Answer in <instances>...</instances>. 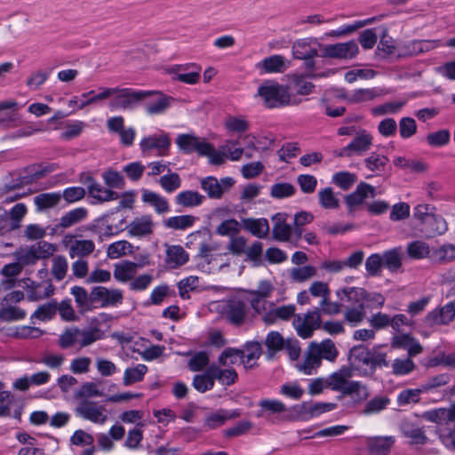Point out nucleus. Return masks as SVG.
Returning <instances> with one entry per match:
<instances>
[{"label": "nucleus", "instance_id": "nucleus-27", "mask_svg": "<svg viewBox=\"0 0 455 455\" xmlns=\"http://www.w3.org/2000/svg\"><path fill=\"white\" fill-rule=\"evenodd\" d=\"M54 286L50 279L44 280L38 283L35 291H29L27 298L29 301H38L47 299L54 293Z\"/></svg>", "mask_w": 455, "mask_h": 455}, {"label": "nucleus", "instance_id": "nucleus-51", "mask_svg": "<svg viewBox=\"0 0 455 455\" xmlns=\"http://www.w3.org/2000/svg\"><path fill=\"white\" fill-rule=\"evenodd\" d=\"M312 401H305L299 404H295L291 407L294 416H291V420H304L307 421L313 418L311 416Z\"/></svg>", "mask_w": 455, "mask_h": 455}, {"label": "nucleus", "instance_id": "nucleus-55", "mask_svg": "<svg viewBox=\"0 0 455 455\" xmlns=\"http://www.w3.org/2000/svg\"><path fill=\"white\" fill-rule=\"evenodd\" d=\"M159 184L166 193L171 194L180 187L181 180L178 173L171 172L162 176L159 180Z\"/></svg>", "mask_w": 455, "mask_h": 455}, {"label": "nucleus", "instance_id": "nucleus-28", "mask_svg": "<svg viewBox=\"0 0 455 455\" xmlns=\"http://www.w3.org/2000/svg\"><path fill=\"white\" fill-rule=\"evenodd\" d=\"M94 249L95 244L92 240H75L71 243L68 252L72 259L82 258L90 255Z\"/></svg>", "mask_w": 455, "mask_h": 455}, {"label": "nucleus", "instance_id": "nucleus-63", "mask_svg": "<svg viewBox=\"0 0 455 455\" xmlns=\"http://www.w3.org/2000/svg\"><path fill=\"white\" fill-rule=\"evenodd\" d=\"M393 374L396 376L407 375L414 371L415 363L411 358L395 359L392 364Z\"/></svg>", "mask_w": 455, "mask_h": 455}, {"label": "nucleus", "instance_id": "nucleus-30", "mask_svg": "<svg viewBox=\"0 0 455 455\" xmlns=\"http://www.w3.org/2000/svg\"><path fill=\"white\" fill-rule=\"evenodd\" d=\"M433 249L422 241L416 240L411 242L407 245V254L410 258L414 259H420L424 258H429L431 259Z\"/></svg>", "mask_w": 455, "mask_h": 455}, {"label": "nucleus", "instance_id": "nucleus-11", "mask_svg": "<svg viewBox=\"0 0 455 455\" xmlns=\"http://www.w3.org/2000/svg\"><path fill=\"white\" fill-rule=\"evenodd\" d=\"M14 395L7 390H4V384L0 381V417H13L20 419L21 416L22 407L18 406L13 413L11 408L14 403Z\"/></svg>", "mask_w": 455, "mask_h": 455}, {"label": "nucleus", "instance_id": "nucleus-1", "mask_svg": "<svg viewBox=\"0 0 455 455\" xmlns=\"http://www.w3.org/2000/svg\"><path fill=\"white\" fill-rule=\"evenodd\" d=\"M435 211L436 208L428 204H418L413 208L411 225L420 237L433 238L447 231L446 220Z\"/></svg>", "mask_w": 455, "mask_h": 455}, {"label": "nucleus", "instance_id": "nucleus-19", "mask_svg": "<svg viewBox=\"0 0 455 455\" xmlns=\"http://www.w3.org/2000/svg\"><path fill=\"white\" fill-rule=\"evenodd\" d=\"M286 216V213L277 212L272 217L273 220H276L272 230L273 238L277 241L287 242L290 239L291 227L285 222Z\"/></svg>", "mask_w": 455, "mask_h": 455}, {"label": "nucleus", "instance_id": "nucleus-29", "mask_svg": "<svg viewBox=\"0 0 455 455\" xmlns=\"http://www.w3.org/2000/svg\"><path fill=\"white\" fill-rule=\"evenodd\" d=\"M192 66H177L172 69V73L175 75L174 80L181 83L193 84L197 83L199 79V72L196 70H190Z\"/></svg>", "mask_w": 455, "mask_h": 455}, {"label": "nucleus", "instance_id": "nucleus-13", "mask_svg": "<svg viewBox=\"0 0 455 455\" xmlns=\"http://www.w3.org/2000/svg\"><path fill=\"white\" fill-rule=\"evenodd\" d=\"M226 315L229 322L240 326L243 323L246 316V306L240 299H231L228 301Z\"/></svg>", "mask_w": 455, "mask_h": 455}, {"label": "nucleus", "instance_id": "nucleus-38", "mask_svg": "<svg viewBox=\"0 0 455 455\" xmlns=\"http://www.w3.org/2000/svg\"><path fill=\"white\" fill-rule=\"evenodd\" d=\"M366 198L367 194H365L363 185L360 182L354 192L345 196L344 197L345 203L347 205L348 213L352 214L355 210V207L363 204Z\"/></svg>", "mask_w": 455, "mask_h": 455}, {"label": "nucleus", "instance_id": "nucleus-43", "mask_svg": "<svg viewBox=\"0 0 455 455\" xmlns=\"http://www.w3.org/2000/svg\"><path fill=\"white\" fill-rule=\"evenodd\" d=\"M201 188L204 189L210 198L220 199L222 189L220 187L219 180L214 176H208L201 180Z\"/></svg>", "mask_w": 455, "mask_h": 455}, {"label": "nucleus", "instance_id": "nucleus-34", "mask_svg": "<svg viewBox=\"0 0 455 455\" xmlns=\"http://www.w3.org/2000/svg\"><path fill=\"white\" fill-rule=\"evenodd\" d=\"M196 220V217L192 215H180L168 218L164 221V225L167 228L174 230H185L192 227Z\"/></svg>", "mask_w": 455, "mask_h": 455}, {"label": "nucleus", "instance_id": "nucleus-54", "mask_svg": "<svg viewBox=\"0 0 455 455\" xmlns=\"http://www.w3.org/2000/svg\"><path fill=\"white\" fill-rule=\"evenodd\" d=\"M319 203L324 209H338L339 200L333 195L331 187L325 188L319 192Z\"/></svg>", "mask_w": 455, "mask_h": 455}, {"label": "nucleus", "instance_id": "nucleus-33", "mask_svg": "<svg viewBox=\"0 0 455 455\" xmlns=\"http://www.w3.org/2000/svg\"><path fill=\"white\" fill-rule=\"evenodd\" d=\"M394 443L392 436L376 437L370 442L369 449L375 455H388Z\"/></svg>", "mask_w": 455, "mask_h": 455}, {"label": "nucleus", "instance_id": "nucleus-20", "mask_svg": "<svg viewBox=\"0 0 455 455\" xmlns=\"http://www.w3.org/2000/svg\"><path fill=\"white\" fill-rule=\"evenodd\" d=\"M243 228L258 238H264L269 231L268 221L265 218H245L242 220Z\"/></svg>", "mask_w": 455, "mask_h": 455}, {"label": "nucleus", "instance_id": "nucleus-7", "mask_svg": "<svg viewBox=\"0 0 455 455\" xmlns=\"http://www.w3.org/2000/svg\"><path fill=\"white\" fill-rule=\"evenodd\" d=\"M123 292L119 289L108 290L103 286H95L91 291V300L93 306L100 303L101 307L115 306L123 301Z\"/></svg>", "mask_w": 455, "mask_h": 455}, {"label": "nucleus", "instance_id": "nucleus-35", "mask_svg": "<svg viewBox=\"0 0 455 455\" xmlns=\"http://www.w3.org/2000/svg\"><path fill=\"white\" fill-rule=\"evenodd\" d=\"M216 380L223 386H231L238 379V374L234 368L221 369L216 363H212Z\"/></svg>", "mask_w": 455, "mask_h": 455}, {"label": "nucleus", "instance_id": "nucleus-39", "mask_svg": "<svg viewBox=\"0 0 455 455\" xmlns=\"http://www.w3.org/2000/svg\"><path fill=\"white\" fill-rule=\"evenodd\" d=\"M383 266L390 272L395 273L402 267V258L397 249H390L383 252Z\"/></svg>", "mask_w": 455, "mask_h": 455}, {"label": "nucleus", "instance_id": "nucleus-44", "mask_svg": "<svg viewBox=\"0 0 455 455\" xmlns=\"http://www.w3.org/2000/svg\"><path fill=\"white\" fill-rule=\"evenodd\" d=\"M61 198L60 193H43L34 198V203L38 210L54 207Z\"/></svg>", "mask_w": 455, "mask_h": 455}, {"label": "nucleus", "instance_id": "nucleus-23", "mask_svg": "<svg viewBox=\"0 0 455 455\" xmlns=\"http://www.w3.org/2000/svg\"><path fill=\"white\" fill-rule=\"evenodd\" d=\"M74 296L76 307L81 314L92 310L93 301L91 300V292L88 293L86 289L82 286H73L70 291Z\"/></svg>", "mask_w": 455, "mask_h": 455}, {"label": "nucleus", "instance_id": "nucleus-12", "mask_svg": "<svg viewBox=\"0 0 455 455\" xmlns=\"http://www.w3.org/2000/svg\"><path fill=\"white\" fill-rule=\"evenodd\" d=\"M439 45L437 40H413L404 44L398 54L402 56H412L427 52Z\"/></svg>", "mask_w": 455, "mask_h": 455}, {"label": "nucleus", "instance_id": "nucleus-10", "mask_svg": "<svg viewBox=\"0 0 455 455\" xmlns=\"http://www.w3.org/2000/svg\"><path fill=\"white\" fill-rule=\"evenodd\" d=\"M321 328L320 309L315 307L308 311L304 317V322L296 327L298 335L302 339H309L313 336L314 331Z\"/></svg>", "mask_w": 455, "mask_h": 455}, {"label": "nucleus", "instance_id": "nucleus-22", "mask_svg": "<svg viewBox=\"0 0 455 455\" xmlns=\"http://www.w3.org/2000/svg\"><path fill=\"white\" fill-rule=\"evenodd\" d=\"M309 348L315 349L320 355L321 359L330 362H334L339 355V351L331 339H325L320 344L312 341Z\"/></svg>", "mask_w": 455, "mask_h": 455}, {"label": "nucleus", "instance_id": "nucleus-49", "mask_svg": "<svg viewBox=\"0 0 455 455\" xmlns=\"http://www.w3.org/2000/svg\"><path fill=\"white\" fill-rule=\"evenodd\" d=\"M421 393H425L421 390V385L418 388H408L401 391L397 395V404L403 406L409 403H417L419 402V395Z\"/></svg>", "mask_w": 455, "mask_h": 455}, {"label": "nucleus", "instance_id": "nucleus-48", "mask_svg": "<svg viewBox=\"0 0 455 455\" xmlns=\"http://www.w3.org/2000/svg\"><path fill=\"white\" fill-rule=\"evenodd\" d=\"M451 379V375L449 373H441L433 377L428 378L425 382L421 384V390L425 393L429 392L437 387L445 386Z\"/></svg>", "mask_w": 455, "mask_h": 455}, {"label": "nucleus", "instance_id": "nucleus-46", "mask_svg": "<svg viewBox=\"0 0 455 455\" xmlns=\"http://www.w3.org/2000/svg\"><path fill=\"white\" fill-rule=\"evenodd\" d=\"M427 142L429 146L441 148L447 145L451 140V133L447 129H442L427 135Z\"/></svg>", "mask_w": 455, "mask_h": 455}, {"label": "nucleus", "instance_id": "nucleus-42", "mask_svg": "<svg viewBox=\"0 0 455 455\" xmlns=\"http://www.w3.org/2000/svg\"><path fill=\"white\" fill-rule=\"evenodd\" d=\"M372 137L371 134H368L363 132V134L356 136L348 145L347 149H351L352 152L356 153L357 155H362V153L370 149V147L372 143Z\"/></svg>", "mask_w": 455, "mask_h": 455}, {"label": "nucleus", "instance_id": "nucleus-24", "mask_svg": "<svg viewBox=\"0 0 455 455\" xmlns=\"http://www.w3.org/2000/svg\"><path fill=\"white\" fill-rule=\"evenodd\" d=\"M138 264L129 260H123L114 266V277L119 282L132 280L137 273Z\"/></svg>", "mask_w": 455, "mask_h": 455}, {"label": "nucleus", "instance_id": "nucleus-18", "mask_svg": "<svg viewBox=\"0 0 455 455\" xmlns=\"http://www.w3.org/2000/svg\"><path fill=\"white\" fill-rule=\"evenodd\" d=\"M384 346L385 345L373 346V352L367 363L369 370H364L362 372L363 376L372 377L377 368L387 367L389 365L387 360V353L379 351V348Z\"/></svg>", "mask_w": 455, "mask_h": 455}, {"label": "nucleus", "instance_id": "nucleus-14", "mask_svg": "<svg viewBox=\"0 0 455 455\" xmlns=\"http://www.w3.org/2000/svg\"><path fill=\"white\" fill-rule=\"evenodd\" d=\"M260 409L257 411V418L269 419L271 415L283 413L287 411L286 405L276 399H262L259 402Z\"/></svg>", "mask_w": 455, "mask_h": 455}, {"label": "nucleus", "instance_id": "nucleus-32", "mask_svg": "<svg viewBox=\"0 0 455 455\" xmlns=\"http://www.w3.org/2000/svg\"><path fill=\"white\" fill-rule=\"evenodd\" d=\"M373 352V347L369 348L364 344H358L353 346L348 352V360H354V363L367 365L370 357Z\"/></svg>", "mask_w": 455, "mask_h": 455}, {"label": "nucleus", "instance_id": "nucleus-3", "mask_svg": "<svg viewBox=\"0 0 455 455\" xmlns=\"http://www.w3.org/2000/svg\"><path fill=\"white\" fill-rule=\"evenodd\" d=\"M111 100L108 108L111 110L132 111L135 109L141 101L149 97L154 92L134 90L132 88H110Z\"/></svg>", "mask_w": 455, "mask_h": 455}, {"label": "nucleus", "instance_id": "nucleus-50", "mask_svg": "<svg viewBox=\"0 0 455 455\" xmlns=\"http://www.w3.org/2000/svg\"><path fill=\"white\" fill-rule=\"evenodd\" d=\"M383 266V258L379 253L371 254L365 261V269L370 276H379Z\"/></svg>", "mask_w": 455, "mask_h": 455}, {"label": "nucleus", "instance_id": "nucleus-40", "mask_svg": "<svg viewBox=\"0 0 455 455\" xmlns=\"http://www.w3.org/2000/svg\"><path fill=\"white\" fill-rule=\"evenodd\" d=\"M391 403L387 396L376 395L365 404L363 413L365 415L377 414L385 410Z\"/></svg>", "mask_w": 455, "mask_h": 455}, {"label": "nucleus", "instance_id": "nucleus-58", "mask_svg": "<svg viewBox=\"0 0 455 455\" xmlns=\"http://www.w3.org/2000/svg\"><path fill=\"white\" fill-rule=\"evenodd\" d=\"M26 311L19 307L8 306L0 308V319L5 322H13L24 319Z\"/></svg>", "mask_w": 455, "mask_h": 455}, {"label": "nucleus", "instance_id": "nucleus-31", "mask_svg": "<svg viewBox=\"0 0 455 455\" xmlns=\"http://www.w3.org/2000/svg\"><path fill=\"white\" fill-rule=\"evenodd\" d=\"M87 210L84 207H78L71 210L60 218L59 227L68 228L77 224L87 217Z\"/></svg>", "mask_w": 455, "mask_h": 455}, {"label": "nucleus", "instance_id": "nucleus-2", "mask_svg": "<svg viewBox=\"0 0 455 455\" xmlns=\"http://www.w3.org/2000/svg\"><path fill=\"white\" fill-rule=\"evenodd\" d=\"M257 94L263 100L267 108H281L289 105H296L300 100H291L287 85L280 84L275 80H266L258 88Z\"/></svg>", "mask_w": 455, "mask_h": 455}, {"label": "nucleus", "instance_id": "nucleus-17", "mask_svg": "<svg viewBox=\"0 0 455 455\" xmlns=\"http://www.w3.org/2000/svg\"><path fill=\"white\" fill-rule=\"evenodd\" d=\"M264 343L267 347L266 358L267 361H271L278 352L284 348L285 339L280 332L271 331L267 333Z\"/></svg>", "mask_w": 455, "mask_h": 455}, {"label": "nucleus", "instance_id": "nucleus-60", "mask_svg": "<svg viewBox=\"0 0 455 455\" xmlns=\"http://www.w3.org/2000/svg\"><path fill=\"white\" fill-rule=\"evenodd\" d=\"M176 143L185 153L199 151V140L196 137L188 134H180L178 136Z\"/></svg>", "mask_w": 455, "mask_h": 455}, {"label": "nucleus", "instance_id": "nucleus-61", "mask_svg": "<svg viewBox=\"0 0 455 455\" xmlns=\"http://www.w3.org/2000/svg\"><path fill=\"white\" fill-rule=\"evenodd\" d=\"M57 312V303L48 302L41 305L33 313L31 318H36L41 321H46L52 319Z\"/></svg>", "mask_w": 455, "mask_h": 455}, {"label": "nucleus", "instance_id": "nucleus-36", "mask_svg": "<svg viewBox=\"0 0 455 455\" xmlns=\"http://www.w3.org/2000/svg\"><path fill=\"white\" fill-rule=\"evenodd\" d=\"M455 259V245L448 243L440 248L433 249L431 260L439 264L451 262Z\"/></svg>", "mask_w": 455, "mask_h": 455}, {"label": "nucleus", "instance_id": "nucleus-64", "mask_svg": "<svg viewBox=\"0 0 455 455\" xmlns=\"http://www.w3.org/2000/svg\"><path fill=\"white\" fill-rule=\"evenodd\" d=\"M31 250L37 256L38 259H47L53 255L56 246L53 243L41 241L30 246Z\"/></svg>", "mask_w": 455, "mask_h": 455}, {"label": "nucleus", "instance_id": "nucleus-5", "mask_svg": "<svg viewBox=\"0 0 455 455\" xmlns=\"http://www.w3.org/2000/svg\"><path fill=\"white\" fill-rule=\"evenodd\" d=\"M105 411L103 405H99L96 402L89 399H82L75 408V414L93 423L103 424L107 420Z\"/></svg>", "mask_w": 455, "mask_h": 455}, {"label": "nucleus", "instance_id": "nucleus-62", "mask_svg": "<svg viewBox=\"0 0 455 455\" xmlns=\"http://www.w3.org/2000/svg\"><path fill=\"white\" fill-rule=\"evenodd\" d=\"M377 90L371 89H357L353 92L347 98L349 103H359L363 101L371 100L378 96Z\"/></svg>", "mask_w": 455, "mask_h": 455}, {"label": "nucleus", "instance_id": "nucleus-15", "mask_svg": "<svg viewBox=\"0 0 455 455\" xmlns=\"http://www.w3.org/2000/svg\"><path fill=\"white\" fill-rule=\"evenodd\" d=\"M126 229L132 236H145L153 232V221L151 216L143 215L135 218L127 227Z\"/></svg>", "mask_w": 455, "mask_h": 455}, {"label": "nucleus", "instance_id": "nucleus-45", "mask_svg": "<svg viewBox=\"0 0 455 455\" xmlns=\"http://www.w3.org/2000/svg\"><path fill=\"white\" fill-rule=\"evenodd\" d=\"M92 324H95V326L90 330H83L79 332V334L82 336V339L80 341L81 347H87L100 339L102 337L101 331L97 327L99 324V320L97 318H93L92 320Z\"/></svg>", "mask_w": 455, "mask_h": 455}, {"label": "nucleus", "instance_id": "nucleus-56", "mask_svg": "<svg viewBox=\"0 0 455 455\" xmlns=\"http://www.w3.org/2000/svg\"><path fill=\"white\" fill-rule=\"evenodd\" d=\"M226 422L224 413L219 409L205 415L203 427L205 430H212L223 426Z\"/></svg>", "mask_w": 455, "mask_h": 455}, {"label": "nucleus", "instance_id": "nucleus-41", "mask_svg": "<svg viewBox=\"0 0 455 455\" xmlns=\"http://www.w3.org/2000/svg\"><path fill=\"white\" fill-rule=\"evenodd\" d=\"M296 188L288 182H277L270 188V196L275 199H283L294 196Z\"/></svg>", "mask_w": 455, "mask_h": 455}, {"label": "nucleus", "instance_id": "nucleus-21", "mask_svg": "<svg viewBox=\"0 0 455 455\" xmlns=\"http://www.w3.org/2000/svg\"><path fill=\"white\" fill-rule=\"evenodd\" d=\"M141 199L145 204L151 205L158 214H164L170 211L167 199L156 192L144 189Z\"/></svg>", "mask_w": 455, "mask_h": 455}, {"label": "nucleus", "instance_id": "nucleus-26", "mask_svg": "<svg viewBox=\"0 0 455 455\" xmlns=\"http://www.w3.org/2000/svg\"><path fill=\"white\" fill-rule=\"evenodd\" d=\"M188 254L180 245H171L166 249V263L172 268L184 265Z\"/></svg>", "mask_w": 455, "mask_h": 455}, {"label": "nucleus", "instance_id": "nucleus-59", "mask_svg": "<svg viewBox=\"0 0 455 455\" xmlns=\"http://www.w3.org/2000/svg\"><path fill=\"white\" fill-rule=\"evenodd\" d=\"M68 268L67 259L62 255H58L52 259V274L57 281L65 278Z\"/></svg>", "mask_w": 455, "mask_h": 455}, {"label": "nucleus", "instance_id": "nucleus-8", "mask_svg": "<svg viewBox=\"0 0 455 455\" xmlns=\"http://www.w3.org/2000/svg\"><path fill=\"white\" fill-rule=\"evenodd\" d=\"M290 67V61L287 60L283 55L275 54L263 59L261 61L256 63L255 68L259 73L272 74V73H283Z\"/></svg>", "mask_w": 455, "mask_h": 455}, {"label": "nucleus", "instance_id": "nucleus-37", "mask_svg": "<svg viewBox=\"0 0 455 455\" xmlns=\"http://www.w3.org/2000/svg\"><path fill=\"white\" fill-rule=\"evenodd\" d=\"M147 371L148 367L141 363L137 364L135 367L125 369L123 379L124 385L127 387L141 381Z\"/></svg>", "mask_w": 455, "mask_h": 455}, {"label": "nucleus", "instance_id": "nucleus-53", "mask_svg": "<svg viewBox=\"0 0 455 455\" xmlns=\"http://www.w3.org/2000/svg\"><path fill=\"white\" fill-rule=\"evenodd\" d=\"M103 392L98 388V385L94 382L84 383L80 389L75 393V398L77 399H89L91 397H100Z\"/></svg>", "mask_w": 455, "mask_h": 455}, {"label": "nucleus", "instance_id": "nucleus-25", "mask_svg": "<svg viewBox=\"0 0 455 455\" xmlns=\"http://www.w3.org/2000/svg\"><path fill=\"white\" fill-rule=\"evenodd\" d=\"M337 297L340 299H343V297H346L347 300L355 305V307H358L360 304H364L365 295H367V291L362 287H344L342 289H339L336 291Z\"/></svg>", "mask_w": 455, "mask_h": 455}, {"label": "nucleus", "instance_id": "nucleus-9", "mask_svg": "<svg viewBox=\"0 0 455 455\" xmlns=\"http://www.w3.org/2000/svg\"><path fill=\"white\" fill-rule=\"evenodd\" d=\"M82 182L87 186L89 196L96 199L99 203L108 202L119 198V194L117 192L104 188L96 182L90 175H86Z\"/></svg>", "mask_w": 455, "mask_h": 455}, {"label": "nucleus", "instance_id": "nucleus-47", "mask_svg": "<svg viewBox=\"0 0 455 455\" xmlns=\"http://www.w3.org/2000/svg\"><path fill=\"white\" fill-rule=\"evenodd\" d=\"M305 74H293L291 76V83L297 88V94L307 96L311 94L315 88V85L311 82L305 81Z\"/></svg>", "mask_w": 455, "mask_h": 455}, {"label": "nucleus", "instance_id": "nucleus-6", "mask_svg": "<svg viewBox=\"0 0 455 455\" xmlns=\"http://www.w3.org/2000/svg\"><path fill=\"white\" fill-rule=\"evenodd\" d=\"M172 141L167 133L153 134L144 137L140 143V149L143 154L149 153L153 150L157 151L160 156H167Z\"/></svg>", "mask_w": 455, "mask_h": 455}, {"label": "nucleus", "instance_id": "nucleus-4", "mask_svg": "<svg viewBox=\"0 0 455 455\" xmlns=\"http://www.w3.org/2000/svg\"><path fill=\"white\" fill-rule=\"evenodd\" d=\"M322 53V58H331V59H353L355 58L359 48L355 40H350L346 43H336L332 44H322L317 43Z\"/></svg>", "mask_w": 455, "mask_h": 455}, {"label": "nucleus", "instance_id": "nucleus-16", "mask_svg": "<svg viewBox=\"0 0 455 455\" xmlns=\"http://www.w3.org/2000/svg\"><path fill=\"white\" fill-rule=\"evenodd\" d=\"M154 92L149 97L155 96V99L146 104V113L149 116L161 115L171 106L170 101L172 98L161 93L160 92Z\"/></svg>", "mask_w": 455, "mask_h": 455}, {"label": "nucleus", "instance_id": "nucleus-57", "mask_svg": "<svg viewBox=\"0 0 455 455\" xmlns=\"http://www.w3.org/2000/svg\"><path fill=\"white\" fill-rule=\"evenodd\" d=\"M316 269L315 267L307 265L300 267H293L291 270V279L293 282L302 283L315 276Z\"/></svg>", "mask_w": 455, "mask_h": 455}, {"label": "nucleus", "instance_id": "nucleus-52", "mask_svg": "<svg viewBox=\"0 0 455 455\" xmlns=\"http://www.w3.org/2000/svg\"><path fill=\"white\" fill-rule=\"evenodd\" d=\"M357 176L348 172H339L332 176V181L342 190H348L356 181Z\"/></svg>", "mask_w": 455, "mask_h": 455}]
</instances>
